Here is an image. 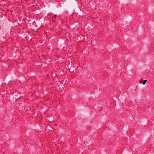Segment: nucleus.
<instances>
[{"mask_svg":"<svg viewBox=\"0 0 154 154\" xmlns=\"http://www.w3.org/2000/svg\"><path fill=\"white\" fill-rule=\"evenodd\" d=\"M141 80H140V82L141 83Z\"/></svg>","mask_w":154,"mask_h":154,"instance_id":"f03ea898","label":"nucleus"},{"mask_svg":"<svg viewBox=\"0 0 154 154\" xmlns=\"http://www.w3.org/2000/svg\"><path fill=\"white\" fill-rule=\"evenodd\" d=\"M146 82H147L146 80H145L143 81V85H145L146 84Z\"/></svg>","mask_w":154,"mask_h":154,"instance_id":"f257e3e1","label":"nucleus"}]
</instances>
